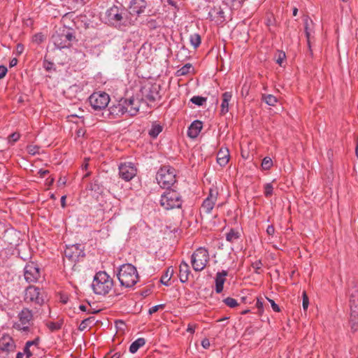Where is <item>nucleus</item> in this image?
Masks as SVG:
<instances>
[{
	"label": "nucleus",
	"mask_w": 358,
	"mask_h": 358,
	"mask_svg": "<svg viewBox=\"0 0 358 358\" xmlns=\"http://www.w3.org/2000/svg\"><path fill=\"white\" fill-rule=\"evenodd\" d=\"M23 49H24V47H23V45H21V44H18V45H17V51H18V52H22V50H23Z\"/></svg>",
	"instance_id": "bf43d9fd"
},
{
	"label": "nucleus",
	"mask_w": 358,
	"mask_h": 358,
	"mask_svg": "<svg viewBox=\"0 0 358 358\" xmlns=\"http://www.w3.org/2000/svg\"><path fill=\"white\" fill-rule=\"evenodd\" d=\"M256 306L259 309V313H262L263 312V307H264V301L263 299H257Z\"/></svg>",
	"instance_id": "c03bdc74"
},
{
	"label": "nucleus",
	"mask_w": 358,
	"mask_h": 358,
	"mask_svg": "<svg viewBox=\"0 0 358 358\" xmlns=\"http://www.w3.org/2000/svg\"><path fill=\"white\" fill-rule=\"evenodd\" d=\"M95 294L105 295L109 292L113 287V280L105 271H99L96 273L92 285Z\"/></svg>",
	"instance_id": "7ed1b4c3"
},
{
	"label": "nucleus",
	"mask_w": 358,
	"mask_h": 358,
	"mask_svg": "<svg viewBox=\"0 0 358 358\" xmlns=\"http://www.w3.org/2000/svg\"><path fill=\"white\" fill-rule=\"evenodd\" d=\"M20 137V134L17 132H14L11 134L8 137L9 142L15 143L19 140Z\"/></svg>",
	"instance_id": "79ce46f5"
},
{
	"label": "nucleus",
	"mask_w": 358,
	"mask_h": 358,
	"mask_svg": "<svg viewBox=\"0 0 358 358\" xmlns=\"http://www.w3.org/2000/svg\"><path fill=\"white\" fill-rule=\"evenodd\" d=\"M223 301L227 306L230 308H235L238 305L237 301L231 297H227L224 299Z\"/></svg>",
	"instance_id": "e433bc0d"
},
{
	"label": "nucleus",
	"mask_w": 358,
	"mask_h": 358,
	"mask_svg": "<svg viewBox=\"0 0 358 358\" xmlns=\"http://www.w3.org/2000/svg\"><path fill=\"white\" fill-rule=\"evenodd\" d=\"M8 70L7 68L4 66H0V79L5 77L6 75Z\"/></svg>",
	"instance_id": "09e8293b"
},
{
	"label": "nucleus",
	"mask_w": 358,
	"mask_h": 358,
	"mask_svg": "<svg viewBox=\"0 0 358 358\" xmlns=\"http://www.w3.org/2000/svg\"><path fill=\"white\" fill-rule=\"evenodd\" d=\"M124 106V101L121 100L117 104L109 108L110 113L114 116H120L127 113V108Z\"/></svg>",
	"instance_id": "4be33fe9"
},
{
	"label": "nucleus",
	"mask_w": 358,
	"mask_h": 358,
	"mask_svg": "<svg viewBox=\"0 0 358 358\" xmlns=\"http://www.w3.org/2000/svg\"><path fill=\"white\" fill-rule=\"evenodd\" d=\"M117 278L122 286L131 287L138 281L136 268L131 264L122 265L118 271Z\"/></svg>",
	"instance_id": "f257e3e1"
},
{
	"label": "nucleus",
	"mask_w": 358,
	"mask_h": 358,
	"mask_svg": "<svg viewBox=\"0 0 358 358\" xmlns=\"http://www.w3.org/2000/svg\"><path fill=\"white\" fill-rule=\"evenodd\" d=\"M74 39L72 32L64 28L57 31L52 36V41L58 49L69 48Z\"/></svg>",
	"instance_id": "423d86ee"
},
{
	"label": "nucleus",
	"mask_w": 358,
	"mask_h": 358,
	"mask_svg": "<svg viewBox=\"0 0 358 358\" xmlns=\"http://www.w3.org/2000/svg\"><path fill=\"white\" fill-rule=\"evenodd\" d=\"M240 236H241V234L238 231L231 229L229 231V232L227 234L226 239L227 241L233 243V242L237 241L238 239H239Z\"/></svg>",
	"instance_id": "c85d7f7f"
},
{
	"label": "nucleus",
	"mask_w": 358,
	"mask_h": 358,
	"mask_svg": "<svg viewBox=\"0 0 358 358\" xmlns=\"http://www.w3.org/2000/svg\"><path fill=\"white\" fill-rule=\"evenodd\" d=\"M174 273V270L172 267H169L166 272L161 278V282L165 285H169V282L171 280L173 274Z\"/></svg>",
	"instance_id": "cd10ccee"
},
{
	"label": "nucleus",
	"mask_w": 358,
	"mask_h": 358,
	"mask_svg": "<svg viewBox=\"0 0 358 358\" xmlns=\"http://www.w3.org/2000/svg\"><path fill=\"white\" fill-rule=\"evenodd\" d=\"M137 173V169L131 162H124L119 166V174L125 181L131 180Z\"/></svg>",
	"instance_id": "f8f14e48"
},
{
	"label": "nucleus",
	"mask_w": 358,
	"mask_h": 358,
	"mask_svg": "<svg viewBox=\"0 0 358 358\" xmlns=\"http://www.w3.org/2000/svg\"><path fill=\"white\" fill-rule=\"evenodd\" d=\"M352 329H353V330H355V331L357 329L355 324H352Z\"/></svg>",
	"instance_id": "774afa93"
},
{
	"label": "nucleus",
	"mask_w": 358,
	"mask_h": 358,
	"mask_svg": "<svg viewBox=\"0 0 358 358\" xmlns=\"http://www.w3.org/2000/svg\"><path fill=\"white\" fill-rule=\"evenodd\" d=\"M210 341L208 338H204L201 341V345L204 349H208L210 347Z\"/></svg>",
	"instance_id": "8fccbe9b"
},
{
	"label": "nucleus",
	"mask_w": 358,
	"mask_h": 358,
	"mask_svg": "<svg viewBox=\"0 0 358 358\" xmlns=\"http://www.w3.org/2000/svg\"><path fill=\"white\" fill-rule=\"evenodd\" d=\"M309 21H310V20L308 17H306L304 19L305 33H306V36L307 38V43H308V46L310 47L311 29L309 28V24H308ZM310 22H312L311 20H310Z\"/></svg>",
	"instance_id": "473e14b6"
},
{
	"label": "nucleus",
	"mask_w": 358,
	"mask_h": 358,
	"mask_svg": "<svg viewBox=\"0 0 358 358\" xmlns=\"http://www.w3.org/2000/svg\"><path fill=\"white\" fill-rule=\"evenodd\" d=\"M190 101L193 103L200 106H202L206 101V98H204V97H202L200 96H194L190 99Z\"/></svg>",
	"instance_id": "c9c22d12"
},
{
	"label": "nucleus",
	"mask_w": 358,
	"mask_h": 358,
	"mask_svg": "<svg viewBox=\"0 0 358 358\" xmlns=\"http://www.w3.org/2000/svg\"><path fill=\"white\" fill-rule=\"evenodd\" d=\"M23 356L24 353L19 352L16 355V358H23Z\"/></svg>",
	"instance_id": "680f3d73"
},
{
	"label": "nucleus",
	"mask_w": 358,
	"mask_h": 358,
	"mask_svg": "<svg viewBox=\"0 0 358 358\" xmlns=\"http://www.w3.org/2000/svg\"><path fill=\"white\" fill-rule=\"evenodd\" d=\"M262 263L260 260L256 261L252 264V267L256 273H260L262 268Z\"/></svg>",
	"instance_id": "ea45409f"
},
{
	"label": "nucleus",
	"mask_w": 358,
	"mask_h": 358,
	"mask_svg": "<svg viewBox=\"0 0 358 358\" xmlns=\"http://www.w3.org/2000/svg\"><path fill=\"white\" fill-rule=\"evenodd\" d=\"M24 301L41 306L43 304L45 299L43 294L40 292V289L38 287L29 286L25 290Z\"/></svg>",
	"instance_id": "9b49d317"
},
{
	"label": "nucleus",
	"mask_w": 358,
	"mask_h": 358,
	"mask_svg": "<svg viewBox=\"0 0 358 358\" xmlns=\"http://www.w3.org/2000/svg\"><path fill=\"white\" fill-rule=\"evenodd\" d=\"M64 255L66 258L73 262L78 261L80 257L84 255L81 245L79 244L66 246L64 250Z\"/></svg>",
	"instance_id": "2eb2a0df"
},
{
	"label": "nucleus",
	"mask_w": 358,
	"mask_h": 358,
	"mask_svg": "<svg viewBox=\"0 0 358 358\" xmlns=\"http://www.w3.org/2000/svg\"><path fill=\"white\" fill-rule=\"evenodd\" d=\"M145 8L146 2L144 0H132L127 11L129 17H131L134 22L144 12Z\"/></svg>",
	"instance_id": "4468645a"
},
{
	"label": "nucleus",
	"mask_w": 358,
	"mask_h": 358,
	"mask_svg": "<svg viewBox=\"0 0 358 358\" xmlns=\"http://www.w3.org/2000/svg\"><path fill=\"white\" fill-rule=\"evenodd\" d=\"M159 90L160 87L157 84L144 85L141 90L142 99L149 102L155 101L160 97Z\"/></svg>",
	"instance_id": "9d476101"
},
{
	"label": "nucleus",
	"mask_w": 358,
	"mask_h": 358,
	"mask_svg": "<svg viewBox=\"0 0 358 358\" xmlns=\"http://www.w3.org/2000/svg\"><path fill=\"white\" fill-rule=\"evenodd\" d=\"M209 262V254L203 248L196 249L191 257V264L195 271H201Z\"/></svg>",
	"instance_id": "0eeeda50"
},
{
	"label": "nucleus",
	"mask_w": 358,
	"mask_h": 358,
	"mask_svg": "<svg viewBox=\"0 0 358 358\" xmlns=\"http://www.w3.org/2000/svg\"><path fill=\"white\" fill-rule=\"evenodd\" d=\"M227 275V271H222L216 274L215 277V291L217 293H221L223 290V285L225 282V277Z\"/></svg>",
	"instance_id": "aec40b11"
},
{
	"label": "nucleus",
	"mask_w": 358,
	"mask_h": 358,
	"mask_svg": "<svg viewBox=\"0 0 358 358\" xmlns=\"http://www.w3.org/2000/svg\"><path fill=\"white\" fill-rule=\"evenodd\" d=\"M196 327V324L193 325V324H189L187 325V331L190 333V334H194V331H195Z\"/></svg>",
	"instance_id": "603ef678"
},
{
	"label": "nucleus",
	"mask_w": 358,
	"mask_h": 358,
	"mask_svg": "<svg viewBox=\"0 0 358 358\" xmlns=\"http://www.w3.org/2000/svg\"><path fill=\"white\" fill-rule=\"evenodd\" d=\"M159 306H155L150 308L149 313L151 315L155 312H157L159 310Z\"/></svg>",
	"instance_id": "5fc2aeb1"
},
{
	"label": "nucleus",
	"mask_w": 358,
	"mask_h": 358,
	"mask_svg": "<svg viewBox=\"0 0 358 358\" xmlns=\"http://www.w3.org/2000/svg\"><path fill=\"white\" fill-rule=\"evenodd\" d=\"M163 127L162 125L155 122L152 124L151 129L149 130V135L155 138L162 131Z\"/></svg>",
	"instance_id": "bb28decb"
},
{
	"label": "nucleus",
	"mask_w": 358,
	"mask_h": 358,
	"mask_svg": "<svg viewBox=\"0 0 358 358\" xmlns=\"http://www.w3.org/2000/svg\"><path fill=\"white\" fill-rule=\"evenodd\" d=\"M303 308L304 310H306L308 307V305H309V301H308V297L306 293V292H303Z\"/></svg>",
	"instance_id": "a19ab883"
},
{
	"label": "nucleus",
	"mask_w": 358,
	"mask_h": 358,
	"mask_svg": "<svg viewBox=\"0 0 358 358\" xmlns=\"http://www.w3.org/2000/svg\"><path fill=\"white\" fill-rule=\"evenodd\" d=\"M24 275L29 283L36 282L40 278V269L34 262L27 264L24 269Z\"/></svg>",
	"instance_id": "ddd939ff"
},
{
	"label": "nucleus",
	"mask_w": 358,
	"mask_h": 358,
	"mask_svg": "<svg viewBox=\"0 0 358 358\" xmlns=\"http://www.w3.org/2000/svg\"><path fill=\"white\" fill-rule=\"evenodd\" d=\"M182 203V197L175 189H167L161 196L160 205L165 210L179 208Z\"/></svg>",
	"instance_id": "39448f33"
},
{
	"label": "nucleus",
	"mask_w": 358,
	"mask_h": 358,
	"mask_svg": "<svg viewBox=\"0 0 358 358\" xmlns=\"http://www.w3.org/2000/svg\"><path fill=\"white\" fill-rule=\"evenodd\" d=\"M355 152H356V155L358 158V141L357 142V145H356V150H355Z\"/></svg>",
	"instance_id": "0e129e2a"
},
{
	"label": "nucleus",
	"mask_w": 358,
	"mask_h": 358,
	"mask_svg": "<svg viewBox=\"0 0 358 358\" xmlns=\"http://www.w3.org/2000/svg\"><path fill=\"white\" fill-rule=\"evenodd\" d=\"M192 69V64L189 63H187L177 71V73H176L177 76H182L187 75Z\"/></svg>",
	"instance_id": "2f4dec72"
},
{
	"label": "nucleus",
	"mask_w": 358,
	"mask_h": 358,
	"mask_svg": "<svg viewBox=\"0 0 358 358\" xmlns=\"http://www.w3.org/2000/svg\"><path fill=\"white\" fill-rule=\"evenodd\" d=\"M232 97L231 92H226L222 94V101L221 103L220 113L225 115L229 111V103Z\"/></svg>",
	"instance_id": "b1692460"
},
{
	"label": "nucleus",
	"mask_w": 358,
	"mask_h": 358,
	"mask_svg": "<svg viewBox=\"0 0 358 358\" xmlns=\"http://www.w3.org/2000/svg\"><path fill=\"white\" fill-rule=\"evenodd\" d=\"M190 269L189 265L182 262L179 267V278L181 282L184 283L188 280Z\"/></svg>",
	"instance_id": "412c9836"
},
{
	"label": "nucleus",
	"mask_w": 358,
	"mask_h": 358,
	"mask_svg": "<svg viewBox=\"0 0 358 358\" xmlns=\"http://www.w3.org/2000/svg\"><path fill=\"white\" fill-rule=\"evenodd\" d=\"M26 343H27V345L28 346H36V348L38 347V343H39V338H36L33 341H27Z\"/></svg>",
	"instance_id": "de8ad7c7"
},
{
	"label": "nucleus",
	"mask_w": 358,
	"mask_h": 358,
	"mask_svg": "<svg viewBox=\"0 0 358 358\" xmlns=\"http://www.w3.org/2000/svg\"><path fill=\"white\" fill-rule=\"evenodd\" d=\"M87 166H88V164L87 163L84 164L82 165V169L85 170L87 169Z\"/></svg>",
	"instance_id": "69168bd1"
},
{
	"label": "nucleus",
	"mask_w": 358,
	"mask_h": 358,
	"mask_svg": "<svg viewBox=\"0 0 358 358\" xmlns=\"http://www.w3.org/2000/svg\"><path fill=\"white\" fill-rule=\"evenodd\" d=\"M48 173H49V171L48 170H43V169H40L38 171V174L41 176V177H44L45 176H46Z\"/></svg>",
	"instance_id": "6e6d98bb"
},
{
	"label": "nucleus",
	"mask_w": 358,
	"mask_h": 358,
	"mask_svg": "<svg viewBox=\"0 0 358 358\" xmlns=\"http://www.w3.org/2000/svg\"><path fill=\"white\" fill-rule=\"evenodd\" d=\"M79 308L82 310V311H87V307L85 305H80L79 306Z\"/></svg>",
	"instance_id": "052dcab7"
},
{
	"label": "nucleus",
	"mask_w": 358,
	"mask_h": 358,
	"mask_svg": "<svg viewBox=\"0 0 358 358\" xmlns=\"http://www.w3.org/2000/svg\"><path fill=\"white\" fill-rule=\"evenodd\" d=\"M297 13H298V9L296 8H294L293 9V15L296 16L297 15Z\"/></svg>",
	"instance_id": "e2e57ef3"
},
{
	"label": "nucleus",
	"mask_w": 358,
	"mask_h": 358,
	"mask_svg": "<svg viewBox=\"0 0 358 358\" xmlns=\"http://www.w3.org/2000/svg\"><path fill=\"white\" fill-rule=\"evenodd\" d=\"M272 166H273V161L270 157H266L263 159L262 162V169L269 170Z\"/></svg>",
	"instance_id": "f704fd0d"
},
{
	"label": "nucleus",
	"mask_w": 358,
	"mask_h": 358,
	"mask_svg": "<svg viewBox=\"0 0 358 358\" xmlns=\"http://www.w3.org/2000/svg\"><path fill=\"white\" fill-rule=\"evenodd\" d=\"M54 66V64L51 62H48V61H44V63H43V67L45 68V70L47 71H50L52 67Z\"/></svg>",
	"instance_id": "49530a36"
},
{
	"label": "nucleus",
	"mask_w": 358,
	"mask_h": 358,
	"mask_svg": "<svg viewBox=\"0 0 358 358\" xmlns=\"http://www.w3.org/2000/svg\"><path fill=\"white\" fill-rule=\"evenodd\" d=\"M63 322L62 320H59L58 322H51L47 324L48 328L51 331H55L60 329L62 328Z\"/></svg>",
	"instance_id": "72a5a7b5"
},
{
	"label": "nucleus",
	"mask_w": 358,
	"mask_h": 358,
	"mask_svg": "<svg viewBox=\"0 0 358 358\" xmlns=\"http://www.w3.org/2000/svg\"><path fill=\"white\" fill-rule=\"evenodd\" d=\"M229 151L227 148H221L217 155V162L221 166H225L229 160Z\"/></svg>",
	"instance_id": "6ab92c4d"
},
{
	"label": "nucleus",
	"mask_w": 358,
	"mask_h": 358,
	"mask_svg": "<svg viewBox=\"0 0 358 358\" xmlns=\"http://www.w3.org/2000/svg\"><path fill=\"white\" fill-rule=\"evenodd\" d=\"M0 348L2 351L12 352L15 348V342L10 337L3 338L1 341Z\"/></svg>",
	"instance_id": "5701e85b"
},
{
	"label": "nucleus",
	"mask_w": 358,
	"mask_h": 358,
	"mask_svg": "<svg viewBox=\"0 0 358 358\" xmlns=\"http://www.w3.org/2000/svg\"><path fill=\"white\" fill-rule=\"evenodd\" d=\"M264 189V195L266 197H269L273 194V187L271 183L265 184Z\"/></svg>",
	"instance_id": "58836bf2"
},
{
	"label": "nucleus",
	"mask_w": 358,
	"mask_h": 358,
	"mask_svg": "<svg viewBox=\"0 0 358 358\" xmlns=\"http://www.w3.org/2000/svg\"><path fill=\"white\" fill-rule=\"evenodd\" d=\"M156 180L161 187L169 189L176 182V171L170 166H164L158 171Z\"/></svg>",
	"instance_id": "20e7f679"
},
{
	"label": "nucleus",
	"mask_w": 358,
	"mask_h": 358,
	"mask_svg": "<svg viewBox=\"0 0 358 358\" xmlns=\"http://www.w3.org/2000/svg\"><path fill=\"white\" fill-rule=\"evenodd\" d=\"M19 321L14 323L13 328L22 331H28L33 319L32 312L27 308H23L18 314Z\"/></svg>",
	"instance_id": "6e6552de"
},
{
	"label": "nucleus",
	"mask_w": 358,
	"mask_h": 358,
	"mask_svg": "<svg viewBox=\"0 0 358 358\" xmlns=\"http://www.w3.org/2000/svg\"><path fill=\"white\" fill-rule=\"evenodd\" d=\"M110 358H120V355H118L117 354H115Z\"/></svg>",
	"instance_id": "338daca9"
},
{
	"label": "nucleus",
	"mask_w": 358,
	"mask_h": 358,
	"mask_svg": "<svg viewBox=\"0 0 358 358\" xmlns=\"http://www.w3.org/2000/svg\"><path fill=\"white\" fill-rule=\"evenodd\" d=\"M218 192L215 190L210 189L208 197L203 201L202 203V209L206 213H210L217 199Z\"/></svg>",
	"instance_id": "dca6fc26"
},
{
	"label": "nucleus",
	"mask_w": 358,
	"mask_h": 358,
	"mask_svg": "<svg viewBox=\"0 0 358 358\" xmlns=\"http://www.w3.org/2000/svg\"><path fill=\"white\" fill-rule=\"evenodd\" d=\"M145 344V340L143 338H139L134 341L129 347V352L132 354L136 353L138 350Z\"/></svg>",
	"instance_id": "393cba45"
},
{
	"label": "nucleus",
	"mask_w": 358,
	"mask_h": 358,
	"mask_svg": "<svg viewBox=\"0 0 358 358\" xmlns=\"http://www.w3.org/2000/svg\"><path fill=\"white\" fill-rule=\"evenodd\" d=\"M262 99L269 106H275L278 101L277 98L272 94H262Z\"/></svg>",
	"instance_id": "7c9ffc66"
},
{
	"label": "nucleus",
	"mask_w": 358,
	"mask_h": 358,
	"mask_svg": "<svg viewBox=\"0 0 358 358\" xmlns=\"http://www.w3.org/2000/svg\"><path fill=\"white\" fill-rule=\"evenodd\" d=\"M17 63V59L16 58H13L10 62V66L13 67L15 66Z\"/></svg>",
	"instance_id": "4d7b16f0"
},
{
	"label": "nucleus",
	"mask_w": 358,
	"mask_h": 358,
	"mask_svg": "<svg viewBox=\"0 0 358 358\" xmlns=\"http://www.w3.org/2000/svg\"><path fill=\"white\" fill-rule=\"evenodd\" d=\"M189 41L191 45L194 48H197L201 42V36L199 34H193L190 35Z\"/></svg>",
	"instance_id": "c756f323"
},
{
	"label": "nucleus",
	"mask_w": 358,
	"mask_h": 358,
	"mask_svg": "<svg viewBox=\"0 0 358 358\" xmlns=\"http://www.w3.org/2000/svg\"><path fill=\"white\" fill-rule=\"evenodd\" d=\"M123 101L124 103L125 104V108H127V113H128L130 116L135 115L139 109L138 100L134 98H130Z\"/></svg>",
	"instance_id": "f3484780"
},
{
	"label": "nucleus",
	"mask_w": 358,
	"mask_h": 358,
	"mask_svg": "<svg viewBox=\"0 0 358 358\" xmlns=\"http://www.w3.org/2000/svg\"><path fill=\"white\" fill-rule=\"evenodd\" d=\"M202 122L199 120L194 121L188 128L187 135L191 138H196L202 129Z\"/></svg>",
	"instance_id": "a211bd4d"
},
{
	"label": "nucleus",
	"mask_w": 358,
	"mask_h": 358,
	"mask_svg": "<svg viewBox=\"0 0 358 358\" xmlns=\"http://www.w3.org/2000/svg\"><path fill=\"white\" fill-rule=\"evenodd\" d=\"M27 150L29 154L35 155L39 153L40 147L34 145H29L27 147Z\"/></svg>",
	"instance_id": "4c0bfd02"
},
{
	"label": "nucleus",
	"mask_w": 358,
	"mask_h": 358,
	"mask_svg": "<svg viewBox=\"0 0 358 358\" xmlns=\"http://www.w3.org/2000/svg\"><path fill=\"white\" fill-rule=\"evenodd\" d=\"M66 196H62L61 198V206L64 208L66 206Z\"/></svg>",
	"instance_id": "13d9d810"
},
{
	"label": "nucleus",
	"mask_w": 358,
	"mask_h": 358,
	"mask_svg": "<svg viewBox=\"0 0 358 358\" xmlns=\"http://www.w3.org/2000/svg\"><path fill=\"white\" fill-rule=\"evenodd\" d=\"M108 22L113 26L127 25L134 22L131 17H129L127 10L113 6L106 13Z\"/></svg>",
	"instance_id": "f03ea898"
},
{
	"label": "nucleus",
	"mask_w": 358,
	"mask_h": 358,
	"mask_svg": "<svg viewBox=\"0 0 358 358\" xmlns=\"http://www.w3.org/2000/svg\"><path fill=\"white\" fill-rule=\"evenodd\" d=\"M266 233L269 236L273 235L274 233H275V228H274V227L273 225H268L267 229H266Z\"/></svg>",
	"instance_id": "3c124183"
},
{
	"label": "nucleus",
	"mask_w": 358,
	"mask_h": 358,
	"mask_svg": "<svg viewBox=\"0 0 358 358\" xmlns=\"http://www.w3.org/2000/svg\"><path fill=\"white\" fill-rule=\"evenodd\" d=\"M91 106L95 110L106 108L110 101V97L106 92H94L89 98Z\"/></svg>",
	"instance_id": "1a4fd4ad"
},
{
	"label": "nucleus",
	"mask_w": 358,
	"mask_h": 358,
	"mask_svg": "<svg viewBox=\"0 0 358 358\" xmlns=\"http://www.w3.org/2000/svg\"><path fill=\"white\" fill-rule=\"evenodd\" d=\"M266 299L271 303V307L275 312L280 311V309L278 305L276 304L273 300L270 299L268 298H266Z\"/></svg>",
	"instance_id": "a18cd8bd"
},
{
	"label": "nucleus",
	"mask_w": 358,
	"mask_h": 358,
	"mask_svg": "<svg viewBox=\"0 0 358 358\" xmlns=\"http://www.w3.org/2000/svg\"><path fill=\"white\" fill-rule=\"evenodd\" d=\"M285 57V53H282V54L280 53L279 55V57L277 59V63L280 65H282V61H283V59Z\"/></svg>",
	"instance_id": "864d4df0"
},
{
	"label": "nucleus",
	"mask_w": 358,
	"mask_h": 358,
	"mask_svg": "<svg viewBox=\"0 0 358 358\" xmlns=\"http://www.w3.org/2000/svg\"><path fill=\"white\" fill-rule=\"evenodd\" d=\"M96 322V321L94 317H93V316L89 317L83 320L81 322V323L79 325L78 329H79L80 331H84L87 327H91L92 326L94 325Z\"/></svg>",
	"instance_id": "a878e982"
},
{
	"label": "nucleus",
	"mask_w": 358,
	"mask_h": 358,
	"mask_svg": "<svg viewBox=\"0 0 358 358\" xmlns=\"http://www.w3.org/2000/svg\"><path fill=\"white\" fill-rule=\"evenodd\" d=\"M31 346H28L27 343L25 344V346L24 348V355H26L27 358H30L32 356V352L30 350Z\"/></svg>",
	"instance_id": "37998d69"
}]
</instances>
